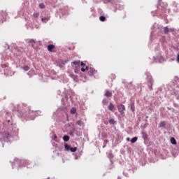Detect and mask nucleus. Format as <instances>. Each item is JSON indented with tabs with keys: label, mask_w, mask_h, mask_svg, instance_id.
<instances>
[{
	"label": "nucleus",
	"mask_w": 179,
	"mask_h": 179,
	"mask_svg": "<svg viewBox=\"0 0 179 179\" xmlns=\"http://www.w3.org/2000/svg\"><path fill=\"white\" fill-rule=\"evenodd\" d=\"M29 115H32L33 117H34V115H36V112H34L33 110L32 111L29 110Z\"/></svg>",
	"instance_id": "nucleus-23"
},
{
	"label": "nucleus",
	"mask_w": 179,
	"mask_h": 179,
	"mask_svg": "<svg viewBox=\"0 0 179 179\" xmlns=\"http://www.w3.org/2000/svg\"><path fill=\"white\" fill-rule=\"evenodd\" d=\"M95 73H97V71H96L94 68H90L88 69V75L90 76H93V75H95Z\"/></svg>",
	"instance_id": "nucleus-4"
},
{
	"label": "nucleus",
	"mask_w": 179,
	"mask_h": 179,
	"mask_svg": "<svg viewBox=\"0 0 179 179\" xmlns=\"http://www.w3.org/2000/svg\"><path fill=\"white\" fill-rule=\"evenodd\" d=\"M70 76H71V78L74 79V80H76V79H78V76H76L75 74H71Z\"/></svg>",
	"instance_id": "nucleus-21"
},
{
	"label": "nucleus",
	"mask_w": 179,
	"mask_h": 179,
	"mask_svg": "<svg viewBox=\"0 0 179 179\" xmlns=\"http://www.w3.org/2000/svg\"><path fill=\"white\" fill-rule=\"evenodd\" d=\"M142 138L144 139V141H146L148 139V133L143 131L141 132Z\"/></svg>",
	"instance_id": "nucleus-8"
},
{
	"label": "nucleus",
	"mask_w": 179,
	"mask_h": 179,
	"mask_svg": "<svg viewBox=\"0 0 179 179\" xmlns=\"http://www.w3.org/2000/svg\"><path fill=\"white\" fill-rule=\"evenodd\" d=\"M71 114H76V108H72L70 110Z\"/></svg>",
	"instance_id": "nucleus-19"
},
{
	"label": "nucleus",
	"mask_w": 179,
	"mask_h": 179,
	"mask_svg": "<svg viewBox=\"0 0 179 179\" xmlns=\"http://www.w3.org/2000/svg\"><path fill=\"white\" fill-rule=\"evenodd\" d=\"M57 139V136L54 134V140Z\"/></svg>",
	"instance_id": "nucleus-40"
},
{
	"label": "nucleus",
	"mask_w": 179,
	"mask_h": 179,
	"mask_svg": "<svg viewBox=\"0 0 179 179\" xmlns=\"http://www.w3.org/2000/svg\"><path fill=\"white\" fill-rule=\"evenodd\" d=\"M176 61H177L178 64H179V53L177 55Z\"/></svg>",
	"instance_id": "nucleus-36"
},
{
	"label": "nucleus",
	"mask_w": 179,
	"mask_h": 179,
	"mask_svg": "<svg viewBox=\"0 0 179 179\" xmlns=\"http://www.w3.org/2000/svg\"><path fill=\"white\" fill-rule=\"evenodd\" d=\"M99 20H100V22H106V17L101 15L99 17Z\"/></svg>",
	"instance_id": "nucleus-18"
},
{
	"label": "nucleus",
	"mask_w": 179,
	"mask_h": 179,
	"mask_svg": "<svg viewBox=\"0 0 179 179\" xmlns=\"http://www.w3.org/2000/svg\"><path fill=\"white\" fill-rule=\"evenodd\" d=\"M70 150L73 152H76V150H78V148L74 147V148H71L70 147Z\"/></svg>",
	"instance_id": "nucleus-24"
},
{
	"label": "nucleus",
	"mask_w": 179,
	"mask_h": 179,
	"mask_svg": "<svg viewBox=\"0 0 179 179\" xmlns=\"http://www.w3.org/2000/svg\"><path fill=\"white\" fill-rule=\"evenodd\" d=\"M33 16H34V17L37 18V17H38V16H40V13H34Z\"/></svg>",
	"instance_id": "nucleus-27"
},
{
	"label": "nucleus",
	"mask_w": 179,
	"mask_h": 179,
	"mask_svg": "<svg viewBox=\"0 0 179 179\" xmlns=\"http://www.w3.org/2000/svg\"><path fill=\"white\" fill-rule=\"evenodd\" d=\"M146 80H147V85L150 89V90H152L153 83H155V80H153V78L152 77V75H150V73L146 72Z\"/></svg>",
	"instance_id": "nucleus-1"
},
{
	"label": "nucleus",
	"mask_w": 179,
	"mask_h": 179,
	"mask_svg": "<svg viewBox=\"0 0 179 179\" xmlns=\"http://www.w3.org/2000/svg\"><path fill=\"white\" fill-rule=\"evenodd\" d=\"M22 69H24V71H29V69H30V67H29V66H24Z\"/></svg>",
	"instance_id": "nucleus-28"
},
{
	"label": "nucleus",
	"mask_w": 179,
	"mask_h": 179,
	"mask_svg": "<svg viewBox=\"0 0 179 179\" xmlns=\"http://www.w3.org/2000/svg\"><path fill=\"white\" fill-rule=\"evenodd\" d=\"M131 111H135V106H134V105L131 106Z\"/></svg>",
	"instance_id": "nucleus-34"
},
{
	"label": "nucleus",
	"mask_w": 179,
	"mask_h": 179,
	"mask_svg": "<svg viewBox=\"0 0 179 179\" xmlns=\"http://www.w3.org/2000/svg\"><path fill=\"white\" fill-rule=\"evenodd\" d=\"M0 136H3V138H1V141H4L5 142H6V141H8L9 138H10V134H9V133L6 131L3 134H1Z\"/></svg>",
	"instance_id": "nucleus-2"
},
{
	"label": "nucleus",
	"mask_w": 179,
	"mask_h": 179,
	"mask_svg": "<svg viewBox=\"0 0 179 179\" xmlns=\"http://www.w3.org/2000/svg\"><path fill=\"white\" fill-rule=\"evenodd\" d=\"M72 64H73V65H76V66H79V65H80V61H74L72 62Z\"/></svg>",
	"instance_id": "nucleus-16"
},
{
	"label": "nucleus",
	"mask_w": 179,
	"mask_h": 179,
	"mask_svg": "<svg viewBox=\"0 0 179 179\" xmlns=\"http://www.w3.org/2000/svg\"><path fill=\"white\" fill-rule=\"evenodd\" d=\"M39 8H40V9H44V8H45V5H44V3H40L39 4Z\"/></svg>",
	"instance_id": "nucleus-26"
},
{
	"label": "nucleus",
	"mask_w": 179,
	"mask_h": 179,
	"mask_svg": "<svg viewBox=\"0 0 179 179\" xmlns=\"http://www.w3.org/2000/svg\"><path fill=\"white\" fill-rule=\"evenodd\" d=\"M146 118H149V116H146Z\"/></svg>",
	"instance_id": "nucleus-44"
},
{
	"label": "nucleus",
	"mask_w": 179,
	"mask_h": 179,
	"mask_svg": "<svg viewBox=\"0 0 179 179\" xmlns=\"http://www.w3.org/2000/svg\"><path fill=\"white\" fill-rule=\"evenodd\" d=\"M53 48H55V45H49L48 46V50L50 52L52 51Z\"/></svg>",
	"instance_id": "nucleus-14"
},
{
	"label": "nucleus",
	"mask_w": 179,
	"mask_h": 179,
	"mask_svg": "<svg viewBox=\"0 0 179 179\" xmlns=\"http://www.w3.org/2000/svg\"><path fill=\"white\" fill-rule=\"evenodd\" d=\"M138 141V137H134L133 138H131V142L132 143H135V142H136Z\"/></svg>",
	"instance_id": "nucleus-22"
},
{
	"label": "nucleus",
	"mask_w": 179,
	"mask_h": 179,
	"mask_svg": "<svg viewBox=\"0 0 179 179\" xmlns=\"http://www.w3.org/2000/svg\"><path fill=\"white\" fill-rule=\"evenodd\" d=\"M20 117H24V114H22V115H21Z\"/></svg>",
	"instance_id": "nucleus-41"
},
{
	"label": "nucleus",
	"mask_w": 179,
	"mask_h": 179,
	"mask_svg": "<svg viewBox=\"0 0 179 179\" xmlns=\"http://www.w3.org/2000/svg\"><path fill=\"white\" fill-rule=\"evenodd\" d=\"M64 148L66 150H67V152H69L70 149H71V146L68 144H65L64 145Z\"/></svg>",
	"instance_id": "nucleus-17"
},
{
	"label": "nucleus",
	"mask_w": 179,
	"mask_h": 179,
	"mask_svg": "<svg viewBox=\"0 0 179 179\" xmlns=\"http://www.w3.org/2000/svg\"><path fill=\"white\" fill-rule=\"evenodd\" d=\"M41 20H42L43 23H47V22H48V20H50V16L42 17Z\"/></svg>",
	"instance_id": "nucleus-9"
},
{
	"label": "nucleus",
	"mask_w": 179,
	"mask_h": 179,
	"mask_svg": "<svg viewBox=\"0 0 179 179\" xmlns=\"http://www.w3.org/2000/svg\"><path fill=\"white\" fill-rule=\"evenodd\" d=\"M126 141H127V142H129V141H130L129 137H127V138H126Z\"/></svg>",
	"instance_id": "nucleus-39"
},
{
	"label": "nucleus",
	"mask_w": 179,
	"mask_h": 179,
	"mask_svg": "<svg viewBox=\"0 0 179 179\" xmlns=\"http://www.w3.org/2000/svg\"><path fill=\"white\" fill-rule=\"evenodd\" d=\"M80 66H83L81 68L82 72H85V71H86V69H87V66H86V64H85L83 62H81Z\"/></svg>",
	"instance_id": "nucleus-7"
},
{
	"label": "nucleus",
	"mask_w": 179,
	"mask_h": 179,
	"mask_svg": "<svg viewBox=\"0 0 179 179\" xmlns=\"http://www.w3.org/2000/svg\"><path fill=\"white\" fill-rule=\"evenodd\" d=\"M105 96L106 97H111V96H113V93L111 92H109L108 90H106Z\"/></svg>",
	"instance_id": "nucleus-13"
},
{
	"label": "nucleus",
	"mask_w": 179,
	"mask_h": 179,
	"mask_svg": "<svg viewBox=\"0 0 179 179\" xmlns=\"http://www.w3.org/2000/svg\"><path fill=\"white\" fill-rule=\"evenodd\" d=\"M9 64L8 63L1 64V68H8Z\"/></svg>",
	"instance_id": "nucleus-31"
},
{
	"label": "nucleus",
	"mask_w": 179,
	"mask_h": 179,
	"mask_svg": "<svg viewBox=\"0 0 179 179\" xmlns=\"http://www.w3.org/2000/svg\"><path fill=\"white\" fill-rule=\"evenodd\" d=\"M174 31V29H169V27H165L164 28V34H167V33H169V31Z\"/></svg>",
	"instance_id": "nucleus-6"
},
{
	"label": "nucleus",
	"mask_w": 179,
	"mask_h": 179,
	"mask_svg": "<svg viewBox=\"0 0 179 179\" xmlns=\"http://www.w3.org/2000/svg\"><path fill=\"white\" fill-rule=\"evenodd\" d=\"M29 43H34V44H36V41H34V39L30 40Z\"/></svg>",
	"instance_id": "nucleus-37"
},
{
	"label": "nucleus",
	"mask_w": 179,
	"mask_h": 179,
	"mask_svg": "<svg viewBox=\"0 0 179 179\" xmlns=\"http://www.w3.org/2000/svg\"><path fill=\"white\" fill-rule=\"evenodd\" d=\"M170 141L172 145H177V141H176V138L174 137H171Z\"/></svg>",
	"instance_id": "nucleus-12"
},
{
	"label": "nucleus",
	"mask_w": 179,
	"mask_h": 179,
	"mask_svg": "<svg viewBox=\"0 0 179 179\" xmlns=\"http://www.w3.org/2000/svg\"><path fill=\"white\" fill-rule=\"evenodd\" d=\"M3 15H5V13L0 11V22H3V20L5 19Z\"/></svg>",
	"instance_id": "nucleus-11"
},
{
	"label": "nucleus",
	"mask_w": 179,
	"mask_h": 179,
	"mask_svg": "<svg viewBox=\"0 0 179 179\" xmlns=\"http://www.w3.org/2000/svg\"><path fill=\"white\" fill-rule=\"evenodd\" d=\"M166 127V122L162 121L159 123V128H164Z\"/></svg>",
	"instance_id": "nucleus-15"
},
{
	"label": "nucleus",
	"mask_w": 179,
	"mask_h": 179,
	"mask_svg": "<svg viewBox=\"0 0 179 179\" xmlns=\"http://www.w3.org/2000/svg\"><path fill=\"white\" fill-rule=\"evenodd\" d=\"M113 157H114V155H113V153H109L108 154V158L109 159H113Z\"/></svg>",
	"instance_id": "nucleus-32"
},
{
	"label": "nucleus",
	"mask_w": 179,
	"mask_h": 179,
	"mask_svg": "<svg viewBox=\"0 0 179 179\" xmlns=\"http://www.w3.org/2000/svg\"><path fill=\"white\" fill-rule=\"evenodd\" d=\"M102 103H103V104L104 106H106V105L107 104V99H103V100L102 101Z\"/></svg>",
	"instance_id": "nucleus-33"
},
{
	"label": "nucleus",
	"mask_w": 179,
	"mask_h": 179,
	"mask_svg": "<svg viewBox=\"0 0 179 179\" xmlns=\"http://www.w3.org/2000/svg\"><path fill=\"white\" fill-rule=\"evenodd\" d=\"M8 48H9V46L8 47Z\"/></svg>",
	"instance_id": "nucleus-46"
},
{
	"label": "nucleus",
	"mask_w": 179,
	"mask_h": 179,
	"mask_svg": "<svg viewBox=\"0 0 179 179\" xmlns=\"http://www.w3.org/2000/svg\"><path fill=\"white\" fill-rule=\"evenodd\" d=\"M110 124H114V119L109 120Z\"/></svg>",
	"instance_id": "nucleus-35"
},
{
	"label": "nucleus",
	"mask_w": 179,
	"mask_h": 179,
	"mask_svg": "<svg viewBox=\"0 0 179 179\" xmlns=\"http://www.w3.org/2000/svg\"><path fill=\"white\" fill-rule=\"evenodd\" d=\"M59 66H62L60 65Z\"/></svg>",
	"instance_id": "nucleus-47"
},
{
	"label": "nucleus",
	"mask_w": 179,
	"mask_h": 179,
	"mask_svg": "<svg viewBox=\"0 0 179 179\" xmlns=\"http://www.w3.org/2000/svg\"><path fill=\"white\" fill-rule=\"evenodd\" d=\"M91 12L93 13H92V15H93L94 17H96V14H94V13H96V12L94 11V7L91 8Z\"/></svg>",
	"instance_id": "nucleus-29"
},
{
	"label": "nucleus",
	"mask_w": 179,
	"mask_h": 179,
	"mask_svg": "<svg viewBox=\"0 0 179 179\" xmlns=\"http://www.w3.org/2000/svg\"><path fill=\"white\" fill-rule=\"evenodd\" d=\"M117 110L120 114H124V110H125V106L123 104H120L117 106Z\"/></svg>",
	"instance_id": "nucleus-3"
},
{
	"label": "nucleus",
	"mask_w": 179,
	"mask_h": 179,
	"mask_svg": "<svg viewBox=\"0 0 179 179\" xmlns=\"http://www.w3.org/2000/svg\"><path fill=\"white\" fill-rule=\"evenodd\" d=\"M108 2H111L112 3H117L118 0H105L104 3H108Z\"/></svg>",
	"instance_id": "nucleus-10"
},
{
	"label": "nucleus",
	"mask_w": 179,
	"mask_h": 179,
	"mask_svg": "<svg viewBox=\"0 0 179 179\" xmlns=\"http://www.w3.org/2000/svg\"><path fill=\"white\" fill-rule=\"evenodd\" d=\"M63 140L64 141V142H68V141H69V136H63Z\"/></svg>",
	"instance_id": "nucleus-20"
},
{
	"label": "nucleus",
	"mask_w": 179,
	"mask_h": 179,
	"mask_svg": "<svg viewBox=\"0 0 179 179\" xmlns=\"http://www.w3.org/2000/svg\"><path fill=\"white\" fill-rule=\"evenodd\" d=\"M31 120H34V117L31 118Z\"/></svg>",
	"instance_id": "nucleus-42"
},
{
	"label": "nucleus",
	"mask_w": 179,
	"mask_h": 179,
	"mask_svg": "<svg viewBox=\"0 0 179 179\" xmlns=\"http://www.w3.org/2000/svg\"><path fill=\"white\" fill-rule=\"evenodd\" d=\"M108 110L109 111H114V108H115V106H114V104H113V103H110L109 106H108Z\"/></svg>",
	"instance_id": "nucleus-5"
},
{
	"label": "nucleus",
	"mask_w": 179,
	"mask_h": 179,
	"mask_svg": "<svg viewBox=\"0 0 179 179\" xmlns=\"http://www.w3.org/2000/svg\"><path fill=\"white\" fill-rule=\"evenodd\" d=\"M21 163H24L25 164L24 166H29V164H30V162H29V161H24V160H22Z\"/></svg>",
	"instance_id": "nucleus-25"
},
{
	"label": "nucleus",
	"mask_w": 179,
	"mask_h": 179,
	"mask_svg": "<svg viewBox=\"0 0 179 179\" xmlns=\"http://www.w3.org/2000/svg\"><path fill=\"white\" fill-rule=\"evenodd\" d=\"M78 125H79L80 127H82L83 125V122H82V120H78L77 122Z\"/></svg>",
	"instance_id": "nucleus-30"
},
{
	"label": "nucleus",
	"mask_w": 179,
	"mask_h": 179,
	"mask_svg": "<svg viewBox=\"0 0 179 179\" xmlns=\"http://www.w3.org/2000/svg\"><path fill=\"white\" fill-rule=\"evenodd\" d=\"M66 61L62 62V65H65V64H66Z\"/></svg>",
	"instance_id": "nucleus-38"
},
{
	"label": "nucleus",
	"mask_w": 179,
	"mask_h": 179,
	"mask_svg": "<svg viewBox=\"0 0 179 179\" xmlns=\"http://www.w3.org/2000/svg\"><path fill=\"white\" fill-rule=\"evenodd\" d=\"M103 148H106V145H104L103 146Z\"/></svg>",
	"instance_id": "nucleus-43"
},
{
	"label": "nucleus",
	"mask_w": 179,
	"mask_h": 179,
	"mask_svg": "<svg viewBox=\"0 0 179 179\" xmlns=\"http://www.w3.org/2000/svg\"><path fill=\"white\" fill-rule=\"evenodd\" d=\"M117 179H121V178L118 177Z\"/></svg>",
	"instance_id": "nucleus-45"
}]
</instances>
